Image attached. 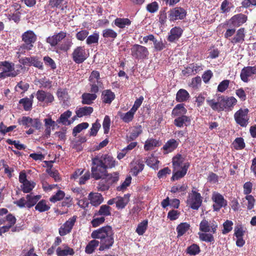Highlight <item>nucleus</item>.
<instances>
[{
	"label": "nucleus",
	"instance_id": "f257e3e1",
	"mask_svg": "<svg viewBox=\"0 0 256 256\" xmlns=\"http://www.w3.org/2000/svg\"><path fill=\"white\" fill-rule=\"evenodd\" d=\"M115 166L116 161L111 156L99 154L92 159V176L96 180H100L104 170L112 168Z\"/></svg>",
	"mask_w": 256,
	"mask_h": 256
},
{
	"label": "nucleus",
	"instance_id": "f03ea898",
	"mask_svg": "<svg viewBox=\"0 0 256 256\" xmlns=\"http://www.w3.org/2000/svg\"><path fill=\"white\" fill-rule=\"evenodd\" d=\"M91 237L100 240V251L110 249L114 244V232L112 228L109 226L94 230L91 234Z\"/></svg>",
	"mask_w": 256,
	"mask_h": 256
},
{
	"label": "nucleus",
	"instance_id": "7ed1b4c3",
	"mask_svg": "<svg viewBox=\"0 0 256 256\" xmlns=\"http://www.w3.org/2000/svg\"><path fill=\"white\" fill-rule=\"evenodd\" d=\"M202 201L200 194L193 189L188 194L186 203L191 208L198 210L201 206Z\"/></svg>",
	"mask_w": 256,
	"mask_h": 256
},
{
	"label": "nucleus",
	"instance_id": "20e7f679",
	"mask_svg": "<svg viewBox=\"0 0 256 256\" xmlns=\"http://www.w3.org/2000/svg\"><path fill=\"white\" fill-rule=\"evenodd\" d=\"M248 110L240 108L234 114V118L236 123L241 126L246 127L248 123Z\"/></svg>",
	"mask_w": 256,
	"mask_h": 256
},
{
	"label": "nucleus",
	"instance_id": "39448f33",
	"mask_svg": "<svg viewBox=\"0 0 256 256\" xmlns=\"http://www.w3.org/2000/svg\"><path fill=\"white\" fill-rule=\"evenodd\" d=\"M88 56V54L84 46H78L72 54V59L76 64L82 63Z\"/></svg>",
	"mask_w": 256,
	"mask_h": 256
},
{
	"label": "nucleus",
	"instance_id": "423d86ee",
	"mask_svg": "<svg viewBox=\"0 0 256 256\" xmlns=\"http://www.w3.org/2000/svg\"><path fill=\"white\" fill-rule=\"evenodd\" d=\"M212 200L214 202L212 207L214 211H218L221 208L227 206V200L218 192L212 193Z\"/></svg>",
	"mask_w": 256,
	"mask_h": 256
},
{
	"label": "nucleus",
	"instance_id": "0eeeda50",
	"mask_svg": "<svg viewBox=\"0 0 256 256\" xmlns=\"http://www.w3.org/2000/svg\"><path fill=\"white\" fill-rule=\"evenodd\" d=\"M14 64L7 61L0 62V70L9 77H15L20 73V70H14Z\"/></svg>",
	"mask_w": 256,
	"mask_h": 256
},
{
	"label": "nucleus",
	"instance_id": "6e6552de",
	"mask_svg": "<svg viewBox=\"0 0 256 256\" xmlns=\"http://www.w3.org/2000/svg\"><path fill=\"white\" fill-rule=\"evenodd\" d=\"M217 228L218 224L214 220H203L200 224V230L204 232L214 234Z\"/></svg>",
	"mask_w": 256,
	"mask_h": 256
},
{
	"label": "nucleus",
	"instance_id": "1a4fd4ad",
	"mask_svg": "<svg viewBox=\"0 0 256 256\" xmlns=\"http://www.w3.org/2000/svg\"><path fill=\"white\" fill-rule=\"evenodd\" d=\"M186 15V10L181 7H176L168 12V18L170 21L183 20Z\"/></svg>",
	"mask_w": 256,
	"mask_h": 256
},
{
	"label": "nucleus",
	"instance_id": "9d476101",
	"mask_svg": "<svg viewBox=\"0 0 256 256\" xmlns=\"http://www.w3.org/2000/svg\"><path fill=\"white\" fill-rule=\"evenodd\" d=\"M256 74V66H246L241 70L240 77L242 80L244 82H248L250 78Z\"/></svg>",
	"mask_w": 256,
	"mask_h": 256
},
{
	"label": "nucleus",
	"instance_id": "9b49d317",
	"mask_svg": "<svg viewBox=\"0 0 256 256\" xmlns=\"http://www.w3.org/2000/svg\"><path fill=\"white\" fill-rule=\"evenodd\" d=\"M132 54L138 58H144L148 54V49L142 46L134 44L131 49Z\"/></svg>",
	"mask_w": 256,
	"mask_h": 256
},
{
	"label": "nucleus",
	"instance_id": "f8f14e48",
	"mask_svg": "<svg viewBox=\"0 0 256 256\" xmlns=\"http://www.w3.org/2000/svg\"><path fill=\"white\" fill-rule=\"evenodd\" d=\"M77 216H73L69 218L59 229V234L64 236L70 233L76 221Z\"/></svg>",
	"mask_w": 256,
	"mask_h": 256
},
{
	"label": "nucleus",
	"instance_id": "ddd939ff",
	"mask_svg": "<svg viewBox=\"0 0 256 256\" xmlns=\"http://www.w3.org/2000/svg\"><path fill=\"white\" fill-rule=\"evenodd\" d=\"M100 179L104 180L110 186L118 180L119 174L116 172L108 174L106 170H104V174L102 175Z\"/></svg>",
	"mask_w": 256,
	"mask_h": 256
},
{
	"label": "nucleus",
	"instance_id": "4468645a",
	"mask_svg": "<svg viewBox=\"0 0 256 256\" xmlns=\"http://www.w3.org/2000/svg\"><path fill=\"white\" fill-rule=\"evenodd\" d=\"M36 96L39 102L46 103L52 102L54 100V96L50 92L39 90L36 94Z\"/></svg>",
	"mask_w": 256,
	"mask_h": 256
},
{
	"label": "nucleus",
	"instance_id": "2eb2a0df",
	"mask_svg": "<svg viewBox=\"0 0 256 256\" xmlns=\"http://www.w3.org/2000/svg\"><path fill=\"white\" fill-rule=\"evenodd\" d=\"M20 62L24 65L34 66L39 68H42V64L36 57L24 58L20 60Z\"/></svg>",
	"mask_w": 256,
	"mask_h": 256
},
{
	"label": "nucleus",
	"instance_id": "dca6fc26",
	"mask_svg": "<svg viewBox=\"0 0 256 256\" xmlns=\"http://www.w3.org/2000/svg\"><path fill=\"white\" fill-rule=\"evenodd\" d=\"M22 38L24 42L34 46V44L36 40V36L33 31L28 30L22 34Z\"/></svg>",
	"mask_w": 256,
	"mask_h": 256
},
{
	"label": "nucleus",
	"instance_id": "f3484780",
	"mask_svg": "<svg viewBox=\"0 0 256 256\" xmlns=\"http://www.w3.org/2000/svg\"><path fill=\"white\" fill-rule=\"evenodd\" d=\"M183 30L182 28L175 26L172 28L168 34V40L170 42H174L178 40L182 36Z\"/></svg>",
	"mask_w": 256,
	"mask_h": 256
},
{
	"label": "nucleus",
	"instance_id": "a211bd4d",
	"mask_svg": "<svg viewBox=\"0 0 256 256\" xmlns=\"http://www.w3.org/2000/svg\"><path fill=\"white\" fill-rule=\"evenodd\" d=\"M66 36V33L64 32H60L56 34H54L52 36H49L48 38H46V42L50 44L51 46H54Z\"/></svg>",
	"mask_w": 256,
	"mask_h": 256
},
{
	"label": "nucleus",
	"instance_id": "6ab92c4d",
	"mask_svg": "<svg viewBox=\"0 0 256 256\" xmlns=\"http://www.w3.org/2000/svg\"><path fill=\"white\" fill-rule=\"evenodd\" d=\"M45 130L44 132V137L48 138L51 132V130H54L56 122L52 120L50 118H48L44 120Z\"/></svg>",
	"mask_w": 256,
	"mask_h": 256
},
{
	"label": "nucleus",
	"instance_id": "aec40b11",
	"mask_svg": "<svg viewBox=\"0 0 256 256\" xmlns=\"http://www.w3.org/2000/svg\"><path fill=\"white\" fill-rule=\"evenodd\" d=\"M56 253L58 256H67L74 255V250L68 245L63 244L56 248Z\"/></svg>",
	"mask_w": 256,
	"mask_h": 256
},
{
	"label": "nucleus",
	"instance_id": "412c9836",
	"mask_svg": "<svg viewBox=\"0 0 256 256\" xmlns=\"http://www.w3.org/2000/svg\"><path fill=\"white\" fill-rule=\"evenodd\" d=\"M130 194H125L122 196H116V208L118 210L124 208L130 202Z\"/></svg>",
	"mask_w": 256,
	"mask_h": 256
},
{
	"label": "nucleus",
	"instance_id": "4be33fe9",
	"mask_svg": "<svg viewBox=\"0 0 256 256\" xmlns=\"http://www.w3.org/2000/svg\"><path fill=\"white\" fill-rule=\"evenodd\" d=\"M237 100L233 96H224V111H231L236 104Z\"/></svg>",
	"mask_w": 256,
	"mask_h": 256
},
{
	"label": "nucleus",
	"instance_id": "5701e85b",
	"mask_svg": "<svg viewBox=\"0 0 256 256\" xmlns=\"http://www.w3.org/2000/svg\"><path fill=\"white\" fill-rule=\"evenodd\" d=\"M190 122V118L186 116H178L174 120V124L178 128L187 126Z\"/></svg>",
	"mask_w": 256,
	"mask_h": 256
},
{
	"label": "nucleus",
	"instance_id": "b1692460",
	"mask_svg": "<svg viewBox=\"0 0 256 256\" xmlns=\"http://www.w3.org/2000/svg\"><path fill=\"white\" fill-rule=\"evenodd\" d=\"M131 172L136 176L141 172L144 168V164L138 160L133 161L130 163Z\"/></svg>",
	"mask_w": 256,
	"mask_h": 256
},
{
	"label": "nucleus",
	"instance_id": "393cba45",
	"mask_svg": "<svg viewBox=\"0 0 256 256\" xmlns=\"http://www.w3.org/2000/svg\"><path fill=\"white\" fill-rule=\"evenodd\" d=\"M88 199L90 204L94 206L100 205L103 201V198L101 194L99 193H90Z\"/></svg>",
	"mask_w": 256,
	"mask_h": 256
},
{
	"label": "nucleus",
	"instance_id": "a878e982",
	"mask_svg": "<svg viewBox=\"0 0 256 256\" xmlns=\"http://www.w3.org/2000/svg\"><path fill=\"white\" fill-rule=\"evenodd\" d=\"M114 98V94L110 90H104L102 92V100L104 103L110 104Z\"/></svg>",
	"mask_w": 256,
	"mask_h": 256
},
{
	"label": "nucleus",
	"instance_id": "bb28decb",
	"mask_svg": "<svg viewBox=\"0 0 256 256\" xmlns=\"http://www.w3.org/2000/svg\"><path fill=\"white\" fill-rule=\"evenodd\" d=\"M187 110L184 108V104H177L172 110V114L173 116H185Z\"/></svg>",
	"mask_w": 256,
	"mask_h": 256
},
{
	"label": "nucleus",
	"instance_id": "cd10ccee",
	"mask_svg": "<svg viewBox=\"0 0 256 256\" xmlns=\"http://www.w3.org/2000/svg\"><path fill=\"white\" fill-rule=\"evenodd\" d=\"M244 29L240 28L236 32L234 36L230 39V42L233 44L242 43L244 41Z\"/></svg>",
	"mask_w": 256,
	"mask_h": 256
},
{
	"label": "nucleus",
	"instance_id": "c85d7f7f",
	"mask_svg": "<svg viewBox=\"0 0 256 256\" xmlns=\"http://www.w3.org/2000/svg\"><path fill=\"white\" fill-rule=\"evenodd\" d=\"M246 18L244 14L235 15L230 20L232 24L235 26H239L246 22Z\"/></svg>",
	"mask_w": 256,
	"mask_h": 256
},
{
	"label": "nucleus",
	"instance_id": "c756f323",
	"mask_svg": "<svg viewBox=\"0 0 256 256\" xmlns=\"http://www.w3.org/2000/svg\"><path fill=\"white\" fill-rule=\"evenodd\" d=\"M186 162H184V158L181 155H177L172 159V164L174 170L180 168H182L183 166Z\"/></svg>",
	"mask_w": 256,
	"mask_h": 256
},
{
	"label": "nucleus",
	"instance_id": "7c9ffc66",
	"mask_svg": "<svg viewBox=\"0 0 256 256\" xmlns=\"http://www.w3.org/2000/svg\"><path fill=\"white\" fill-rule=\"evenodd\" d=\"M189 166L190 165L188 163H186V164L183 166V168H181L182 170H178V169L176 170V172L174 174L172 179L174 180H178L180 178L184 177L186 174V172Z\"/></svg>",
	"mask_w": 256,
	"mask_h": 256
},
{
	"label": "nucleus",
	"instance_id": "2f4dec72",
	"mask_svg": "<svg viewBox=\"0 0 256 256\" xmlns=\"http://www.w3.org/2000/svg\"><path fill=\"white\" fill-rule=\"evenodd\" d=\"M160 145V142L156 139L150 138L147 140L144 146V148L146 150L148 151L153 150L154 148Z\"/></svg>",
	"mask_w": 256,
	"mask_h": 256
},
{
	"label": "nucleus",
	"instance_id": "473e14b6",
	"mask_svg": "<svg viewBox=\"0 0 256 256\" xmlns=\"http://www.w3.org/2000/svg\"><path fill=\"white\" fill-rule=\"evenodd\" d=\"M72 112L71 111L68 110L62 114L60 118L56 120L58 124H62L64 125H69L70 124V122L68 120L72 116Z\"/></svg>",
	"mask_w": 256,
	"mask_h": 256
},
{
	"label": "nucleus",
	"instance_id": "72a5a7b5",
	"mask_svg": "<svg viewBox=\"0 0 256 256\" xmlns=\"http://www.w3.org/2000/svg\"><path fill=\"white\" fill-rule=\"evenodd\" d=\"M93 112V108L90 106H84L79 108L76 112V116L81 118L90 115Z\"/></svg>",
	"mask_w": 256,
	"mask_h": 256
},
{
	"label": "nucleus",
	"instance_id": "f704fd0d",
	"mask_svg": "<svg viewBox=\"0 0 256 256\" xmlns=\"http://www.w3.org/2000/svg\"><path fill=\"white\" fill-rule=\"evenodd\" d=\"M178 144V142L174 139H170L168 140L163 146V149L167 152H172L176 149Z\"/></svg>",
	"mask_w": 256,
	"mask_h": 256
},
{
	"label": "nucleus",
	"instance_id": "c9c22d12",
	"mask_svg": "<svg viewBox=\"0 0 256 256\" xmlns=\"http://www.w3.org/2000/svg\"><path fill=\"white\" fill-rule=\"evenodd\" d=\"M190 228V225L187 222H182L176 227L178 236L180 237L185 234Z\"/></svg>",
	"mask_w": 256,
	"mask_h": 256
},
{
	"label": "nucleus",
	"instance_id": "e433bc0d",
	"mask_svg": "<svg viewBox=\"0 0 256 256\" xmlns=\"http://www.w3.org/2000/svg\"><path fill=\"white\" fill-rule=\"evenodd\" d=\"M96 97L95 94L84 93L82 96V103L86 104H90Z\"/></svg>",
	"mask_w": 256,
	"mask_h": 256
},
{
	"label": "nucleus",
	"instance_id": "4c0bfd02",
	"mask_svg": "<svg viewBox=\"0 0 256 256\" xmlns=\"http://www.w3.org/2000/svg\"><path fill=\"white\" fill-rule=\"evenodd\" d=\"M135 113V112L130 109L126 113H120V118L124 122L128 123L132 120Z\"/></svg>",
	"mask_w": 256,
	"mask_h": 256
},
{
	"label": "nucleus",
	"instance_id": "58836bf2",
	"mask_svg": "<svg viewBox=\"0 0 256 256\" xmlns=\"http://www.w3.org/2000/svg\"><path fill=\"white\" fill-rule=\"evenodd\" d=\"M190 98L188 92L184 89H180L176 94V100L178 102H183L187 100Z\"/></svg>",
	"mask_w": 256,
	"mask_h": 256
},
{
	"label": "nucleus",
	"instance_id": "ea45409f",
	"mask_svg": "<svg viewBox=\"0 0 256 256\" xmlns=\"http://www.w3.org/2000/svg\"><path fill=\"white\" fill-rule=\"evenodd\" d=\"M99 244V241L96 239L90 240L86 247L85 252L88 254L93 253Z\"/></svg>",
	"mask_w": 256,
	"mask_h": 256
},
{
	"label": "nucleus",
	"instance_id": "a19ab883",
	"mask_svg": "<svg viewBox=\"0 0 256 256\" xmlns=\"http://www.w3.org/2000/svg\"><path fill=\"white\" fill-rule=\"evenodd\" d=\"M114 24L119 28H123L131 24V21L128 18H116L114 21Z\"/></svg>",
	"mask_w": 256,
	"mask_h": 256
},
{
	"label": "nucleus",
	"instance_id": "79ce46f5",
	"mask_svg": "<svg viewBox=\"0 0 256 256\" xmlns=\"http://www.w3.org/2000/svg\"><path fill=\"white\" fill-rule=\"evenodd\" d=\"M146 162L148 166L154 170H158V168L159 161L152 154L147 158Z\"/></svg>",
	"mask_w": 256,
	"mask_h": 256
},
{
	"label": "nucleus",
	"instance_id": "37998d69",
	"mask_svg": "<svg viewBox=\"0 0 256 256\" xmlns=\"http://www.w3.org/2000/svg\"><path fill=\"white\" fill-rule=\"evenodd\" d=\"M40 198V196H32V194H28L26 198V207L30 208L35 205Z\"/></svg>",
	"mask_w": 256,
	"mask_h": 256
},
{
	"label": "nucleus",
	"instance_id": "c03bdc74",
	"mask_svg": "<svg viewBox=\"0 0 256 256\" xmlns=\"http://www.w3.org/2000/svg\"><path fill=\"white\" fill-rule=\"evenodd\" d=\"M36 186V183L32 181H28L23 184L21 186L22 192L24 193H28L30 192Z\"/></svg>",
	"mask_w": 256,
	"mask_h": 256
},
{
	"label": "nucleus",
	"instance_id": "a18cd8bd",
	"mask_svg": "<svg viewBox=\"0 0 256 256\" xmlns=\"http://www.w3.org/2000/svg\"><path fill=\"white\" fill-rule=\"evenodd\" d=\"M102 36L104 38H111L112 40H114L117 36V33L113 30L110 28H106L102 30Z\"/></svg>",
	"mask_w": 256,
	"mask_h": 256
},
{
	"label": "nucleus",
	"instance_id": "49530a36",
	"mask_svg": "<svg viewBox=\"0 0 256 256\" xmlns=\"http://www.w3.org/2000/svg\"><path fill=\"white\" fill-rule=\"evenodd\" d=\"M33 46L32 44H28L24 42L18 48L17 54L20 56L21 54H24L26 52L31 50Z\"/></svg>",
	"mask_w": 256,
	"mask_h": 256
},
{
	"label": "nucleus",
	"instance_id": "de8ad7c7",
	"mask_svg": "<svg viewBox=\"0 0 256 256\" xmlns=\"http://www.w3.org/2000/svg\"><path fill=\"white\" fill-rule=\"evenodd\" d=\"M186 70L188 74H194L202 70V65H198L196 64H190L188 67L186 68Z\"/></svg>",
	"mask_w": 256,
	"mask_h": 256
},
{
	"label": "nucleus",
	"instance_id": "09e8293b",
	"mask_svg": "<svg viewBox=\"0 0 256 256\" xmlns=\"http://www.w3.org/2000/svg\"><path fill=\"white\" fill-rule=\"evenodd\" d=\"M212 233L206 234V232H199L200 239L202 241L211 242H214V238L212 234Z\"/></svg>",
	"mask_w": 256,
	"mask_h": 256
},
{
	"label": "nucleus",
	"instance_id": "8fccbe9b",
	"mask_svg": "<svg viewBox=\"0 0 256 256\" xmlns=\"http://www.w3.org/2000/svg\"><path fill=\"white\" fill-rule=\"evenodd\" d=\"M50 207L47 205L45 200H42L36 206L35 209L40 212H44L48 210Z\"/></svg>",
	"mask_w": 256,
	"mask_h": 256
},
{
	"label": "nucleus",
	"instance_id": "3c124183",
	"mask_svg": "<svg viewBox=\"0 0 256 256\" xmlns=\"http://www.w3.org/2000/svg\"><path fill=\"white\" fill-rule=\"evenodd\" d=\"M19 103L22 104L24 108L26 110H30L32 104V100L28 98L20 99L19 101Z\"/></svg>",
	"mask_w": 256,
	"mask_h": 256
},
{
	"label": "nucleus",
	"instance_id": "603ef678",
	"mask_svg": "<svg viewBox=\"0 0 256 256\" xmlns=\"http://www.w3.org/2000/svg\"><path fill=\"white\" fill-rule=\"evenodd\" d=\"M148 222L144 220L138 224L136 230V232L139 235H142L146 230Z\"/></svg>",
	"mask_w": 256,
	"mask_h": 256
},
{
	"label": "nucleus",
	"instance_id": "864d4df0",
	"mask_svg": "<svg viewBox=\"0 0 256 256\" xmlns=\"http://www.w3.org/2000/svg\"><path fill=\"white\" fill-rule=\"evenodd\" d=\"M186 252L190 255L195 256L200 252V248L198 245L192 244L187 248Z\"/></svg>",
	"mask_w": 256,
	"mask_h": 256
},
{
	"label": "nucleus",
	"instance_id": "5fc2aeb1",
	"mask_svg": "<svg viewBox=\"0 0 256 256\" xmlns=\"http://www.w3.org/2000/svg\"><path fill=\"white\" fill-rule=\"evenodd\" d=\"M57 95L60 100L65 102L69 98L68 93L66 90L59 89L57 92Z\"/></svg>",
	"mask_w": 256,
	"mask_h": 256
},
{
	"label": "nucleus",
	"instance_id": "6e6d98bb",
	"mask_svg": "<svg viewBox=\"0 0 256 256\" xmlns=\"http://www.w3.org/2000/svg\"><path fill=\"white\" fill-rule=\"evenodd\" d=\"M98 33L96 32L88 37L86 40V42L88 45H90L92 44H97L98 43Z\"/></svg>",
	"mask_w": 256,
	"mask_h": 256
},
{
	"label": "nucleus",
	"instance_id": "4d7b16f0",
	"mask_svg": "<svg viewBox=\"0 0 256 256\" xmlns=\"http://www.w3.org/2000/svg\"><path fill=\"white\" fill-rule=\"evenodd\" d=\"M206 102L208 106L217 112H220V108H218V100L217 99L212 98L206 99Z\"/></svg>",
	"mask_w": 256,
	"mask_h": 256
},
{
	"label": "nucleus",
	"instance_id": "13d9d810",
	"mask_svg": "<svg viewBox=\"0 0 256 256\" xmlns=\"http://www.w3.org/2000/svg\"><path fill=\"white\" fill-rule=\"evenodd\" d=\"M110 208L106 204L102 205L98 212V214L102 216L110 215Z\"/></svg>",
	"mask_w": 256,
	"mask_h": 256
},
{
	"label": "nucleus",
	"instance_id": "bf43d9fd",
	"mask_svg": "<svg viewBox=\"0 0 256 256\" xmlns=\"http://www.w3.org/2000/svg\"><path fill=\"white\" fill-rule=\"evenodd\" d=\"M245 200L247 201V209L251 210L254 208L256 200L252 195L246 196L244 198Z\"/></svg>",
	"mask_w": 256,
	"mask_h": 256
},
{
	"label": "nucleus",
	"instance_id": "052dcab7",
	"mask_svg": "<svg viewBox=\"0 0 256 256\" xmlns=\"http://www.w3.org/2000/svg\"><path fill=\"white\" fill-rule=\"evenodd\" d=\"M188 188L186 184H178L173 186L170 190L172 193L184 192Z\"/></svg>",
	"mask_w": 256,
	"mask_h": 256
},
{
	"label": "nucleus",
	"instance_id": "680f3d73",
	"mask_svg": "<svg viewBox=\"0 0 256 256\" xmlns=\"http://www.w3.org/2000/svg\"><path fill=\"white\" fill-rule=\"evenodd\" d=\"M233 145L236 150H242L245 146L244 140L242 138H236L234 142Z\"/></svg>",
	"mask_w": 256,
	"mask_h": 256
},
{
	"label": "nucleus",
	"instance_id": "e2e57ef3",
	"mask_svg": "<svg viewBox=\"0 0 256 256\" xmlns=\"http://www.w3.org/2000/svg\"><path fill=\"white\" fill-rule=\"evenodd\" d=\"M65 196L64 192L62 190H58V192L56 194L52 196L50 200L52 202H56L57 201H59L61 200H62L64 196Z\"/></svg>",
	"mask_w": 256,
	"mask_h": 256
},
{
	"label": "nucleus",
	"instance_id": "0e129e2a",
	"mask_svg": "<svg viewBox=\"0 0 256 256\" xmlns=\"http://www.w3.org/2000/svg\"><path fill=\"white\" fill-rule=\"evenodd\" d=\"M88 126V124L87 122H82L78 124L74 128L72 132L73 134L76 136L77 134L80 132L82 130L86 129Z\"/></svg>",
	"mask_w": 256,
	"mask_h": 256
},
{
	"label": "nucleus",
	"instance_id": "69168bd1",
	"mask_svg": "<svg viewBox=\"0 0 256 256\" xmlns=\"http://www.w3.org/2000/svg\"><path fill=\"white\" fill-rule=\"evenodd\" d=\"M100 78V73L96 70H94L92 72L90 78L89 80L90 83H97L99 84V80Z\"/></svg>",
	"mask_w": 256,
	"mask_h": 256
},
{
	"label": "nucleus",
	"instance_id": "338daca9",
	"mask_svg": "<svg viewBox=\"0 0 256 256\" xmlns=\"http://www.w3.org/2000/svg\"><path fill=\"white\" fill-rule=\"evenodd\" d=\"M132 178L128 176L124 181L118 186L117 187L118 191H124L130 186L131 183Z\"/></svg>",
	"mask_w": 256,
	"mask_h": 256
},
{
	"label": "nucleus",
	"instance_id": "774afa93",
	"mask_svg": "<svg viewBox=\"0 0 256 256\" xmlns=\"http://www.w3.org/2000/svg\"><path fill=\"white\" fill-rule=\"evenodd\" d=\"M142 132V128L141 126H138L134 127L130 134V138L134 139L136 138Z\"/></svg>",
	"mask_w": 256,
	"mask_h": 256
}]
</instances>
